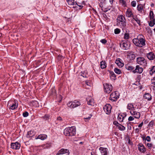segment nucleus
I'll use <instances>...</instances> for the list:
<instances>
[{
    "mask_svg": "<svg viewBox=\"0 0 155 155\" xmlns=\"http://www.w3.org/2000/svg\"><path fill=\"white\" fill-rule=\"evenodd\" d=\"M35 135V133L34 131L32 130H30L28 131L26 135V137H32Z\"/></svg>",
    "mask_w": 155,
    "mask_h": 155,
    "instance_id": "20",
    "label": "nucleus"
},
{
    "mask_svg": "<svg viewBox=\"0 0 155 155\" xmlns=\"http://www.w3.org/2000/svg\"><path fill=\"white\" fill-rule=\"evenodd\" d=\"M83 84L85 85V87L86 89H89L91 86V83L90 81H84L83 82Z\"/></svg>",
    "mask_w": 155,
    "mask_h": 155,
    "instance_id": "22",
    "label": "nucleus"
},
{
    "mask_svg": "<svg viewBox=\"0 0 155 155\" xmlns=\"http://www.w3.org/2000/svg\"><path fill=\"white\" fill-rule=\"evenodd\" d=\"M133 18L135 20L138 24L140 23V21L137 18Z\"/></svg>",
    "mask_w": 155,
    "mask_h": 155,
    "instance_id": "53",
    "label": "nucleus"
},
{
    "mask_svg": "<svg viewBox=\"0 0 155 155\" xmlns=\"http://www.w3.org/2000/svg\"><path fill=\"white\" fill-rule=\"evenodd\" d=\"M140 130L138 128H137L135 129V132L137 133H138L139 131Z\"/></svg>",
    "mask_w": 155,
    "mask_h": 155,
    "instance_id": "56",
    "label": "nucleus"
},
{
    "mask_svg": "<svg viewBox=\"0 0 155 155\" xmlns=\"http://www.w3.org/2000/svg\"><path fill=\"white\" fill-rule=\"evenodd\" d=\"M69 153L70 152L68 150L62 149L58 151L56 155H60L63 154H65V155H69Z\"/></svg>",
    "mask_w": 155,
    "mask_h": 155,
    "instance_id": "10",
    "label": "nucleus"
},
{
    "mask_svg": "<svg viewBox=\"0 0 155 155\" xmlns=\"http://www.w3.org/2000/svg\"><path fill=\"white\" fill-rule=\"evenodd\" d=\"M138 146V149L140 152L144 153L146 151V149L143 144H139Z\"/></svg>",
    "mask_w": 155,
    "mask_h": 155,
    "instance_id": "17",
    "label": "nucleus"
},
{
    "mask_svg": "<svg viewBox=\"0 0 155 155\" xmlns=\"http://www.w3.org/2000/svg\"><path fill=\"white\" fill-rule=\"evenodd\" d=\"M142 138L143 139V140H146V139L145 138V136H143L142 137Z\"/></svg>",
    "mask_w": 155,
    "mask_h": 155,
    "instance_id": "64",
    "label": "nucleus"
},
{
    "mask_svg": "<svg viewBox=\"0 0 155 155\" xmlns=\"http://www.w3.org/2000/svg\"><path fill=\"white\" fill-rule=\"evenodd\" d=\"M87 104L91 106L94 105V102L93 99L92 98L89 99L87 101Z\"/></svg>",
    "mask_w": 155,
    "mask_h": 155,
    "instance_id": "33",
    "label": "nucleus"
},
{
    "mask_svg": "<svg viewBox=\"0 0 155 155\" xmlns=\"http://www.w3.org/2000/svg\"><path fill=\"white\" fill-rule=\"evenodd\" d=\"M130 113L136 118L139 119L140 117V114L139 112L134 110L130 111Z\"/></svg>",
    "mask_w": 155,
    "mask_h": 155,
    "instance_id": "12",
    "label": "nucleus"
},
{
    "mask_svg": "<svg viewBox=\"0 0 155 155\" xmlns=\"http://www.w3.org/2000/svg\"><path fill=\"white\" fill-rule=\"evenodd\" d=\"M131 5L133 7H135L136 5V2L135 1H133L131 3Z\"/></svg>",
    "mask_w": 155,
    "mask_h": 155,
    "instance_id": "42",
    "label": "nucleus"
},
{
    "mask_svg": "<svg viewBox=\"0 0 155 155\" xmlns=\"http://www.w3.org/2000/svg\"><path fill=\"white\" fill-rule=\"evenodd\" d=\"M114 71L115 73L118 74H120L121 73V70L117 68H115L114 69Z\"/></svg>",
    "mask_w": 155,
    "mask_h": 155,
    "instance_id": "36",
    "label": "nucleus"
},
{
    "mask_svg": "<svg viewBox=\"0 0 155 155\" xmlns=\"http://www.w3.org/2000/svg\"><path fill=\"white\" fill-rule=\"evenodd\" d=\"M134 118L132 116H130L128 118V120L129 121H131L134 120Z\"/></svg>",
    "mask_w": 155,
    "mask_h": 155,
    "instance_id": "47",
    "label": "nucleus"
},
{
    "mask_svg": "<svg viewBox=\"0 0 155 155\" xmlns=\"http://www.w3.org/2000/svg\"><path fill=\"white\" fill-rule=\"evenodd\" d=\"M29 114L28 112L25 111L23 114V116L24 117H26L28 116Z\"/></svg>",
    "mask_w": 155,
    "mask_h": 155,
    "instance_id": "43",
    "label": "nucleus"
},
{
    "mask_svg": "<svg viewBox=\"0 0 155 155\" xmlns=\"http://www.w3.org/2000/svg\"><path fill=\"white\" fill-rule=\"evenodd\" d=\"M143 124V122H142L139 125H138V127H142Z\"/></svg>",
    "mask_w": 155,
    "mask_h": 155,
    "instance_id": "54",
    "label": "nucleus"
},
{
    "mask_svg": "<svg viewBox=\"0 0 155 155\" xmlns=\"http://www.w3.org/2000/svg\"><path fill=\"white\" fill-rule=\"evenodd\" d=\"M117 127L119 130H124L125 129V127L120 124L118 125Z\"/></svg>",
    "mask_w": 155,
    "mask_h": 155,
    "instance_id": "32",
    "label": "nucleus"
},
{
    "mask_svg": "<svg viewBox=\"0 0 155 155\" xmlns=\"http://www.w3.org/2000/svg\"><path fill=\"white\" fill-rule=\"evenodd\" d=\"M101 67L102 69H104L106 67V62L103 61H102L101 62L100 64Z\"/></svg>",
    "mask_w": 155,
    "mask_h": 155,
    "instance_id": "27",
    "label": "nucleus"
},
{
    "mask_svg": "<svg viewBox=\"0 0 155 155\" xmlns=\"http://www.w3.org/2000/svg\"><path fill=\"white\" fill-rule=\"evenodd\" d=\"M47 136L45 134H41L38 136L36 139H39L42 140L45 139L47 138Z\"/></svg>",
    "mask_w": 155,
    "mask_h": 155,
    "instance_id": "24",
    "label": "nucleus"
},
{
    "mask_svg": "<svg viewBox=\"0 0 155 155\" xmlns=\"http://www.w3.org/2000/svg\"><path fill=\"white\" fill-rule=\"evenodd\" d=\"M103 109L105 113L107 114H109L111 113L112 107L110 104H107L104 105Z\"/></svg>",
    "mask_w": 155,
    "mask_h": 155,
    "instance_id": "8",
    "label": "nucleus"
},
{
    "mask_svg": "<svg viewBox=\"0 0 155 155\" xmlns=\"http://www.w3.org/2000/svg\"><path fill=\"white\" fill-rule=\"evenodd\" d=\"M110 7H106L105 5L102 6L101 7V9L104 12H107L108 11L110 10Z\"/></svg>",
    "mask_w": 155,
    "mask_h": 155,
    "instance_id": "25",
    "label": "nucleus"
},
{
    "mask_svg": "<svg viewBox=\"0 0 155 155\" xmlns=\"http://www.w3.org/2000/svg\"><path fill=\"white\" fill-rule=\"evenodd\" d=\"M51 146V145L49 143H46L44 145H43L42 147L44 148H49Z\"/></svg>",
    "mask_w": 155,
    "mask_h": 155,
    "instance_id": "41",
    "label": "nucleus"
},
{
    "mask_svg": "<svg viewBox=\"0 0 155 155\" xmlns=\"http://www.w3.org/2000/svg\"><path fill=\"white\" fill-rule=\"evenodd\" d=\"M126 68L127 70L131 71L132 70L134 69V68L132 66L128 65L126 66Z\"/></svg>",
    "mask_w": 155,
    "mask_h": 155,
    "instance_id": "34",
    "label": "nucleus"
},
{
    "mask_svg": "<svg viewBox=\"0 0 155 155\" xmlns=\"http://www.w3.org/2000/svg\"><path fill=\"white\" fill-rule=\"evenodd\" d=\"M146 56L150 60H153L155 58V55L153 52L147 54Z\"/></svg>",
    "mask_w": 155,
    "mask_h": 155,
    "instance_id": "16",
    "label": "nucleus"
},
{
    "mask_svg": "<svg viewBox=\"0 0 155 155\" xmlns=\"http://www.w3.org/2000/svg\"><path fill=\"white\" fill-rule=\"evenodd\" d=\"M110 78L111 79L115 80L116 79V76L113 71H110Z\"/></svg>",
    "mask_w": 155,
    "mask_h": 155,
    "instance_id": "29",
    "label": "nucleus"
},
{
    "mask_svg": "<svg viewBox=\"0 0 155 155\" xmlns=\"http://www.w3.org/2000/svg\"><path fill=\"white\" fill-rule=\"evenodd\" d=\"M100 42L103 44H105L107 42V41L105 39H102L100 41Z\"/></svg>",
    "mask_w": 155,
    "mask_h": 155,
    "instance_id": "45",
    "label": "nucleus"
},
{
    "mask_svg": "<svg viewBox=\"0 0 155 155\" xmlns=\"http://www.w3.org/2000/svg\"><path fill=\"white\" fill-rule=\"evenodd\" d=\"M58 59H62V58L63 57L62 56H61V55H59L58 57Z\"/></svg>",
    "mask_w": 155,
    "mask_h": 155,
    "instance_id": "58",
    "label": "nucleus"
},
{
    "mask_svg": "<svg viewBox=\"0 0 155 155\" xmlns=\"http://www.w3.org/2000/svg\"><path fill=\"white\" fill-rule=\"evenodd\" d=\"M147 146L148 147L149 149H151L152 148H154V147L153 146L152 143H147Z\"/></svg>",
    "mask_w": 155,
    "mask_h": 155,
    "instance_id": "35",
    "label": "nucleus"
},
{
    "mask_svg": "<svg viewBox=\"0 0 155 155\" xmlns=\"http://www.w3.org/2000/svg\"><path fill=\"white\" fill-rule=\"evenodd\" d=\"M99 1L100 2L103 3L104 2L105 0H99Z\"/></svg>",
    "mask_w": 155,
    "mask_h": 155,
    "instance_id": "61",
    "label": "nucleus"
},
{
    "mask_svg": "<svg viewBox=\"0 0 155 155\" xmlns=\"http://www.w3.org/2000/svg\"><path fill=\"white\" fill-rule=\"evenodd\" d=\"M154 122L153 121H151L148 124V126L152 127H153Z\"/></svg>",
    "mask_w": 155,
    "mask_h": 155,
    "instance_id": "44",
    "label": "nucleus"
},
{
    "mask_svg": "<svg viewBox=\"0 0 155 155\" xmlns=\"http://www.w3.org/2000/svg\"><path fill=\"white\" fill-rule=\"evenodd\" d=\"M119 2L122 5L124 6H126V2L124 0H119Z\"/></svg>",
    "mask_w": 155,
    "mask_h": 155,
    "instance_id": "40",
    "label": "nucleus"
},
{
    "mask_svg": "<svg viewBox=\"0 0 155 155\" xmlns=\"http://www.w3.org/2000/svg\"><path fill=\"white\" fill-rule=\"evenodd\" d=\"M143 68L141 67H140L139 65H137L136 66V69L134 70L133 72L134 73H137L139 74H141L143 71Z\"/></svg>",
    "mask_w": 155,
    "mask_h": 155,
    "instance_id": "14",
    "label": "nucleus"
},
{
    "mask_svg": "<svg viewBox=\"0 0 155 155\" xmlns=\"http://www.w3.org/2000/svg\"><path fill=\"white\" fill-rule=\"evenodd\" d=\"M126 15L127 17L131 18L133 17V14L132 9L130 8H128L126 12Z\"/></svg>",
    "mask_w": 155,
    "mask_h": 155,
    "instance_id": "15",
    "label": "nucleus"
},
{
    "mask_svg": "<svg viewBox=\"0 0 155 155\" xmlns=\"http://www.w3.org/2000/svg\"><path fill=\"white\" fill-rule=\"evenodd\" d=\"M144 123L145 124H147L148 123V121L147 120H146L144 121Z\"/></svg>",
    "mask_w": 155,
    "mask_h": 155,
    "instance_id": "59",
    "label": "nucleus"
},
{
    "mask_svg": "<svg viewBox=\"0 0 155 155\" xmlns=\"http://www.w3.org/2000/svg\"><path fill=\"white\" fill-rule=\"evenodd\" d=\"M146 140L148 142H150L151 141V138L149 136H147L146 137Z\"/></svg>",
    "mask_w": 155,
    "mask_h": 155,
    "instance_id": "46",
    "label": "nucleus"
},
{
    "mask_svg": "<svg viewBox=\"0 0 155 155\" xmlns=\"http://www.w3.org/2000/svg\"><path fill=\"white\" fill-rule=\"evenodd\" d=\"M130 45L127 41L124 42L120 44V47L125 50L129 49L130 47Z\"/></svg>",
    "mask_w": 155,
    "mask_h": 155,
    "instance_id": "9",
    "label": "nucleus"
},
{
    "mask_svg": "<svg viewBox=\"0 0 155 155\" xmlns=\"http://www.w3.org/2000/svg\"><path fill=\"white\" fill-rule=\"evenodd\" d=\"M135 56L133 52H130L128 55L127 58L130 60H132L135 58Z\"/></svg>",
    "mask_w": 155,
    "mask_h": 155,
    "instance_id": "21",
    "label": "nucleus"
},
{
    "mask_svg": "<svg viewBox=\"0 0 155 155\" xmlns=\"http://www.w3.org/2000/svg\"><path fill=\"white\" fill-rule=\"evenodd\" d=\"M152 21L151 20V21H150L149 23V26L151 27L153 26L154 25L153 22V21Z\"/></svg>",
    "mask_w": 155,
    "mask_h": 155,
    "instance_id": "49",
    "label": "nucleus"
},
{
    "mask_svg": "<svg viewBox=\"0 0 155 155\" xmlns=\"http://www.w3.org/2000/svg\"><path fill=\"white\" fill-rule=\"evenodd\" d=\"M75 3H76V4H77L80 7L79 9H81L83 7V6L82 5H78L76 2H75Z\"/></svg>",
    "mask_w": 155,
    "mask_h": 155,
    "instance_id": "57",
    "label": "nucleus"
},
{
    "mask_svg": "<svg viewBox=\"0 0 155 155\" xmlns=\"http://www.w3.org/2000/svg\"><path fill=\"white\" fill-rule=\"evenodd\" d=\"M81 105L80 102L77 100L73 101H70L67 104V106L71 108H74Z\"/></svg>",
    "mask_w": 155,
    "mask_h": 155,
    "instance_id": "4",
    "label": "nucleus"
},
{
    "mask_svg": "<svg viewBox=\"0 0 155 155\" xmlns=\"http://www.w3.org/2000/svg\"><path fill=\"white\" fill-rule=\"evenodd\" d=\"M150 17L151 21L154 18L153 13V11H150Z\"/></svg>",
    "mask_w": 155,
    "mask_h": 155,
    "instance_id": "37",
    "label": "nucleus"
},
{
    "mask_svg": "<svg viewBox=\"0 0 155 155\" xmlns=\"http://www.w3.org/2000/svg\"><path fill=\"white\" fill-rule=\"evenodd\" d=\"M121 60L119 58H117L115 61V63L119 67L121 68L124 66V64L121 62Z\"/></svg>",
    "mask_w": 155,
    "mask_h": 155,
    "instance_id": "19",
    "label": "nucleus"
},
{
    "mask_svg": "<svg viewBox=\"0 0 155 155\" xmlns=\"http://www.w3.org/2000/svg\"><path fill=\"white\" fill-rule=\"evenodd\" d=\"M119 96L118 92L116 91H115L110 94V99L113 101H116L119 98Z\"/></svg>",
    "mask_w": 155,
    "mask_h": 155,
    "instance_id": "5",
    "label": "nucleus"
},
{
    "mask_svg": "<svg viewBox=\"0 0 155 155\" xmlns=\"http://www.w3.org/2000/svg\"><path fill=\"white\" fill-rule=\"evenodd\" d=\"M155 72V66H153L150 68V74L152 75Z\"/></svg>",
    "mask_w": 155,
    "mask_h": 155,
    "instance_id": "31",
    "label": "nucleus"
},
{
    "mask_svg": "<svg viewBox=\"0 0 155 155\" xmlns=\"http://www.w3.org/2000/svg\"><path fill=\"white\" fill-rule=\"evenodd\" d=\"M20 147V144L17 142L15 143H12L11 147L15 150L19 149Z\"/></svg>",
    "mask_w": 155,
    "mask_h": 155,
    "instance_id": "13",
    "label": "nucleus"
},
{
    "mask_svg": "<svg viewBox=\"0 0 155 155\" xmlns=\"http://www.w3.org/2000/svg\"><path fill=\"white\" fill-rule=\"evenodd\" d=\"M104 91L107 93L109 94L113 89L112 86L107 83L104 84Z\"/></svg>",
    "mask_w": 155,
    "mask_h": 155,
    "instance_id": "6",
    "label": "nucleus"
},
{
    "mask_svg": "<svg viewBox=\"0 0 155 155\" xmlns=\"http://www.w3.org/2000/svg\"><path fill=\"white\" fill-rule=\"evenodd\" d=\"M137 9L138 11L140 12H142L143 9L142 5L141 4L138 5L137 6Z\"/></svg>",
    "mask_w": 155,
    "mask_h": 155,
    "instance_id": "30",
    "label": "nucleus"
},
{
    "mask_svg": "<svg viewBox=\"0 0 155 155\" xmlns=\"http://www.w3.org/2000/svg\"><path fill=\"white\" fill-rule=\"evenodd\" d=\"M127 108L129 110H131L133 111L134 110V108L133 104L132 103H129L127 104Z\"/></svg>",
    "mask_w": 155,
    "mask_h": 155,
    "instance_id": "26",
    "label": "nucleus"
},
{
    "mask_svg": "<svg viewBox=\"0 0 155 155\" xmlns=\"http://www.w3.org/2000/svg\"><path fill=\"white\" fill-rule=\"evenodd\" d=\"M137 63L143 66H146L147 64L145 59L143 57H138L137 58Z\"/></svg>",
    "mask_w": 155,
    "mask_h": 155,
    "instance_id": "7",
    "label": "nucleus"
},
{
    "mask_svg": "<svg viewBox=\"0 0 155 155\" xmlns=\"http://www.w3.org/2000/svg\"><path fill=\"white\" fill-rule=\"evenodd\" d=\"M91 116H92V115L91 114L89 115V117H88L84 118V119H85V120H89L91 118Z\"/></svg>",
    "mask_w": 155,
    "mask_h": 155,
    "instance_id": "51",
    "label": "nucleus"
},
{
    "mask_svg": "<svg viewBox=\"0 0 155 155\" xmlns=\"http://www.w3.org/2000/svg\"><path fill=\"white\" fill-rule=\"evenodd\" d=\"M117 25L120 28L123 29L128 28V25L126 24L125 18L123 15H118L117 18Z\"/></svg>",
    "mask_w": 155,
    "mask_h": 155,
    "instance_id": "2",
    "label": "nucleus"
},
{
    "mask_svg": "<svg viewBox=\"0 0 155 155\" xmlns=\"http://www.w3.org/2000/svg\"><path fill=\"white\" fill-rule=\"evenodd\" d=\"M49 116L48 115H45L44 117H43L44 118V119L47 120L48 118H49Z\"/></svg>",
    "mask_w": 155,
    "mask_h": 155,
    "instance_id": "52",
    "label": "nucleus"
},
{
    "mask_svg": "<svg viewBox=\"0 0 155 155\" xmlns=\"http://www.w3.org/2000/svg\"><path fill=\"white\" fill-rule=\"evenodd\" d=\"M153 21V24L155 25V18L153 19H152V21Z\"/></svg>",
    "mask_w": 155,
    "mask_h": 155,
    "instance_id": "63",
    "label": "nucleus"
},
{
    "mask_svg": "<svg viewBox=\"0 0 155 155\" xmlns=\"http://www.w3.org/2000/svg\"><path fill=\"white\" fill-rule=\"evenodd\" d=\"M129 34L127 33H126L124 34V38L125 39H128L129 38Z\"/></svg>",
    "mask_w": 155,
    "mask_h": 155,
    "instance_id": "39",
    "label": "nucleus"
},
{
    "mask_svg": "<svg viewBox=\"0 0 155 155\" xmlns=\"http://www.w3.org/2000/svg\"><path fill=\"white\" fill-rule=\"evenodd\" d=\"M120 32V30H114V33L116 34H119Z\"/></svg>",
    "mask_w": 155,
    "mask_h": 155,
    "instance_id": "48",
    "label": "nucleus"
},
{
    "mask_svg": "<svg viewBox=\"0 0 155 155\" xmlns=\"http://www.w3.org/2000/svg\"><path fill=\"white\" fill-rule=\"evenodd\" d=\"M127 115L125 114H119L118 116L117 119L120 122H123L124 118L125 117H126Z\"/></svg>",
    "mask_w": 155,
    "mask_h": 155,
    "instance_id": "18",
    "label": "nucleus"
},
{
    "mask_svg": "<svg viewBox=\"0 0 155 155\" xmlns=\"http://www.w3.org/2000/svg\"><path fill=\"white\" fill-rule=\"evenodd\" d=\"M102 4H103V3H102L101 2H100L99 4V5H100V7L101 8V7L102 6H103V5H102Z\"/></svg>",
    "mask_w": 155,
    "mask_h": 155,
    "instance_id": "62",
    "label": "nucleus"
},
{
    "mask_svg": "<svg viewBox=\"0 0 155 155\" xmlns=\"http://www.w3.org/2000/svg\"><path fill=\"white\" fill-rule=\"evenodd\" d=\"M132 41L136 46L139 47H142L146 45L145 38L142 35H139L137 38L133 39Z\"/></svg>",
    "mask_w": 155,
    "mask_h": 155,
    "instance_id": "1",
    "label": "nucleus"
},
{
    "mask_svg": "<svg viewBox=\"0 0 155 155\" xmlns=\"http://www.w3.org/2000/svg\"><path fill=\"white\" fill-rule=\"evenodd\" d=\"M64 135L67 136H72L76 134V129L75 127L73 126L66 128L64 131Z\"/></svg>",
    "mask_w": 155,
    "mask_h": 155,
    "instance_id": "3",
    "label": "nucleus"
},
{
    "mask_svg": "<svg viewBox=\"0 0 155 155\" xmlns=\"http://www.w3.org/2000/svg\"><path fill=\"white\" fill-rule=\"evenodd\" d=\"M143 97L148 101H150L152 98L151 95L149 93L145 94L143 95Z\"/></svg>",
    "mask_w": 155,
    "mask_h": 155,
    "instance_id": "23",
    "label": "nucleus"
},
{
    "mask_svg": "<svg viewBox=\"0 0 155 155\" xmlns=\"http://www.w3.org/2000/svg\"><path fill=\"white\" fill-rule=\"evenodd\" d=\"M17 106L15 104H13L10 106V108L12 110H14L17 108Z\"/></svg>",
    "mask_w": 155,
    "mask_h": 155,
    "instance_id": "38",
    "label": "nucleus"
},
{
    "mask_svg": "<svg viewBox=\"0 0 155 155\" xmlns=\"http://www.w3.org/2000/svg\"><path fill=\"white\" fill-rule=\"evenodd\" d=\"M99 150L102 155H108V151L107 148L101 147Z\"/></svg>",
    "mask_w": 155,
    "mask_h": 155,
    "instance_id": "11",
    "label": "nucleus"
},
{
    "mask_svg": "<svg viewBox=\"0 0 155 155\" xmlns=\"http://www.w3.org/2000/svg\"><path fill=\"white\" fill-rule=\"evenodd\" d=\"M57 120H58L61 121L62 120V119L61 117H57Z\"/></svg>",
    "mask_w": 155,
    "mask_h": 155,
    "instance_id": "55",
    "label": "nucleus"
},
{
    "mask_svg": "<svg viewBox=\"0 0 155 155\" xmlns=\"http://www.w3.org/2000/svg\"><path fill=\"white\" fill-rule=\"evenodd\" d=\"M153 81V79L152 80V84L154 85H155V82Z\"/></svg>",
    "mask_w": 155,
    "mask_h": 155,
    "instance_id": "60",
    "label": "nucleus"
},
{
    "mask_svg": "<svg viewBox=\"0 0 155 155\" xmlns=\"http://www.w3.org/2000/svg\"><path fill=\"white\" fill-rule=\"evenodd\" d=\"M68 4L70 6H72L75 4L74 0H66Z\"/></svg>",
    "mask_w": 155,
    "mask_h": 155,
    "instance_id": "28",
    "label": "nucleus"
},
{
    "mask_svg": "<svg viewBox=\"0 0 155 155\" xmlns=\"http://www.w3.org/2000/svg\"><path fill=\"white\" fill-rule=\"evenodd\" d=\"M113 124L114 125H116L117 127V126L118 125L120 124H119L117 121H114V122H113Z\"/></svg>",
    "mask_w": 155,
    "mask_h": 155,
    "instance_id": "50",
    "label": "nucleus"
}]
</instances>
